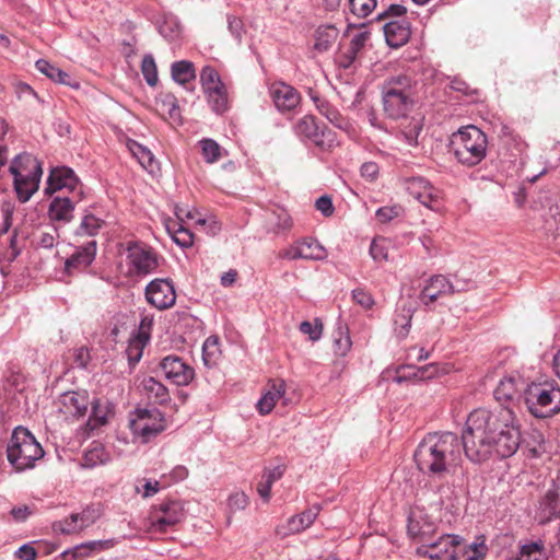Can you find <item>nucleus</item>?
I'll return each mask as SVG.
<instances>
[{
	"label": "nucleus",
	"mask_w": 560,
	"mask_h": 560,
	"mask_svg": "<svg viewBox=\"0 0 560 560\" xmlns=\"http://www.w3.org/2000/svg\"><path fill=\"white\" fill-rule=\"evenodd\" d=\"M464 432V453L472 463L497 455L512 456L521 444L520 423L511 407L476 409L469 413Z\"/></svg>",
	"instance_id": "nucleus-1"
},
{
	"label": "nucleus",
	"mask_w": 560,
	"mask_h": 560,
	"mask_svg": "<svg viewBox=\"0 0 560 560\" xmlns=\"http://www.w3.org/2000/svg\"><path fill=\"white\" fill-rule=\"evenodd\" d=\"M464 451V432L462 438L446 432L428 433L418 444L413 459L418 469L432 478L442 479L454 475L462 466Z\"/></svg>",
	"instance_id": "nucleus-2"
},
{
	"label": "nucleus",
	"mask_w": 560,
	"mask_h": 560,
	"mask_svg": "<svg viewBox=\"0 0 560 560\" xmlns=\"http://www.w3.org/2000/svg\"><path fill=\"white\" fill-rule=\"evenodd\" d=\"M382 91L385 115L394 120H406L415 104L417 81L411 75L400 73L388 78Z\"/></svg>",
	"instance_id": "nucleus-3"
},
{
	"label": "nucleus",
	"mask_w": 560,
	"mask_h": 560,
	"mask_svg": "<svg viewBox=\"0 0 560 560\" xmlns=\"http://www.w3.org/2000/svg\"><path fill=\"white\" fill-rule=\"evenodd\" d=\"M451 143L456 160L465 166H475L486 158L488 138L476 126L460 128L453 133Z\"/></svg>",
	"instance_id": "nucleus-4"
},
{
	"label": "nucleus",
	"mask_w": 560,
	"mask_h": 560,
	"mask_svg": "<svg viewBox=\"0 0 560 560\" xmlns=\"http://www.w3.org/2000/svg\"><path fill=\"white\" fill-rule=\"evenodd\" d=\"M175 215L177 221L167 222L166 230L177 245H192L194 233L190 230L191 228L200 231L209 229L211 233L215 231L217 222L208 220L197 209L189 208L188 206H176Z\"/></svg>",
	"instance_id": "nucleus-5"
},
{
	"label": "nucleus",
	"mask_w": 560,
	"mask_h": 560,
	"mask_svg": "<svg viewBox=\"0 0 560 560\" xmlns=\"http://www.w3.org/2000/svg\"><path fill=\"white\" fill-rule=\"evenodd\" d=\"M43 456L42 445L26 428L18 427L13 430L7 447V457L16 470L32 468Z\"/></svg>",
	"instance_id": "nucleus-6"
},
{
	"label": "nucleus",
	"mask_w": 560,
	"mask_h": 560,
	"mask_svg": "<svg viewBox=\"0 0 560 560\" xmlns=\"http://www.w3.org/2000/svg\"><path fill=\"white\" fill-rule=\"evenodd\" d=\"M524 404L535 418H549L560 411V387L553 383H528Z\"/></svg>",
	"instance_id": "nucleus-7"
},
{
	"label": "nucleus",
	"mask_w": 560,
	"mask_h": 560,
	"mask_svg": "<svg viewBox=\"0 0 560 560\" xmlns=\"http://www.w3.org/2000/svg\"><path fill=\"white\" fill-rule=\"evenodd\" d=\"M14 188L21 202H26L39 187L43 170L39 161L30 153L18 155L10 166Z\"/></svg>",
	"instance_id": "nucleus-8"
},
{
	"label": "nucleus",
	"mask_w": 560,
	"mask_h": 560,
	"mask_svg": "<svg viewBox=\"0 0 560 560\" xmlns=\"http://www.w3.org/2000/svg\"><path fill=\"white\" fill-rule=\"evenodd\" d=\"M129 427L143 443L151 441L165 430V419L158 408H138L131 416Z\"/></svg>",
	"instance_id": "nucleus-9"
},
{
	"label": "nucleus",
	"mask_w": 560,
	"mask_h": 560,
	"mask_svg": "<svg viewBox=\"0 0 560 560\" xmlns=\"http://www.w3.org/2000/svg\"><path fill=\"white\" fill-rule=\"evenodd\" d=\"M468 282L452 283L445 276L436 275L431 277L419 294V300L425 306L431 305L439 299L453 295L456 292L468 290Z\"/></svg>",
	"instance_id": "nucleus-10"
},
{
	"label": "nucleus",
	"mask_w": 560,
	"mask_h": 560,
	"mask_svg": "<svg viewBox=\"0 0 560 560\" xmlns=\"http://www.w3.org/2000/svg\"><path fill=\"white\" fill-rule=\"evenodd\" d=\"M528 382L517 372L505 375L494 389V398L501 407H511L520 399L524 400V392Z\"/></svg>",
	"instance_id": "nucleus-11"
},
{
	"label": "nucleus",
	"mask_w": 560,
	"mask_h": 560,
	"mask_svg": "<svg viewBox=\"0 0 560 560\" xmlns=\"http://www.w3.org/2000/svg\"><path fill=\"white\" fill-rule=\"evenodd\" d=\"M459 540L456 536L444 535L438 540L428 541L417 548V555L430 560H457Z\"/></svg>",
	"instance_id": "nucleus-12"
},
{
	"label": "nucleus",
	"mask_w": 560,
	"mask_h": 560,
	"mask_svg": "<svg viewBox=\"0 0 560 560\" xmlns=\"http://www.w3.org/2000/svg\"><path fill=\"white\" fill-rule=\"evenodd\" d=\"M406 189L412 198L417 199L424 207L433 211L442 209L443 198L441 191L427 179L422 177L410 178L406 183Z\"/></svg>",
	"instance_id": "nucleus-13"
},
{
	"label": "nucleus",
	"mask_w": 560,
	"mask_h": 560,
	"mask_svg": "<svg viewBox=\"0 0 560 560\" xmlns=\"http://www.w3.org/2000/svg\"><path fill=\"white\" fill-rule=\"evenodd\" d=\"M159 368L162 375L176 386H187L195 377L194 369L176 355L162 359Z\"/></svg>",
	"instance_id": "nucleus-14"
},
{
	"label": "nucleus",
	"mask_w": 560,
	"mask_h": 560,
	"mask_svg": "<svg viewBox=\"0 0 560 560\" xmlns=\"http://www.w3.org/2000/svg\"><path fill=\"white\" fill-rule=\"evenodd\" d=\"M184 517V509L179 502L168 501L159 505L151 513V526L155 532L165 533Z\"/></svg>",
	"instance_id": "nucleus-15"
},
{
	"label": "nucleus",
	"mask_w": 560,
	"mask_h": 560,
	"mask_svg": "<svg viewBox=\"0 0 560 560\" xmlns=\"http://www.w3.org/2000/svg\"><path fill=\"white\" fill-rule=\"evenodd\" d=\"M128 275L147 276L159 266L158 256L145 247H127Z\"/></svg>",
	"instance_id": "nucleus-16"
},
{
	"label": "nucleus",
	"mask_w": 560,
	"mask_h": 560,
	"mask_svg": "<svg viewBox=\"0 0 560 560\" xmlns=\"http://www.w3.org/2000/svg\"><path fill=\"white\" fill-rule=\"evenodd\" d=\"M148 302L159 310H166L175 304L176 294L173 284L165 279H155L145 288Z\"/></svg>",
	"instance_id": "nucleus-17"
},
{
	"label": "nucleus",
	"mask_w": 560,
	"mask_h": 560,
	"mask_svg": "<svg viewBox=\"0 0 560 560\" xmlns=\"http://www.w3.org/2000/svg\"><path fill=\"white\" fill-rule=\"evenodd\" d=\"M91 412L86 423L77 430V438L85 440L91 433L100 427L105 425L108 422V417L112 413V406L108 401H102L101 399L93 397L90 405Z\"/></svg>",
	"instance_id": "nucleus-18"
},
{
	"label": "nucleus",
	"mask_w": 560,
	"mask_h": 560,
	"mask_svg": "<svg viewBox=\"0 0 560 560\" xmlns=\"http://www.w3.org/2000/svg\"><path fill=\"white\" fill-rule=\"evenodd\" d=\"M269 93L275 106L282 113L293 110L301 102L300 93L284 82L272 83Z\"/></svg>",
	"instance_id": "nucleus-19"
},
{
	"label": "nucleus",
	"mask_w": 560,
	"mask_h": 560,
	"mask_svg": "<svg viewBox=\"0 0 560 560\" xmlns=\"http://www.w3.org/2000/svg\"><path fill=\"white\" fill-rule=\"evenodd\" d=\"M557 517H560V494L557 486L552 485L538 502L536 518L546 524Z\"/></svg>",
	"instance_id": "nucleus-20"
},
{
	"label": "nucleus",
	"mask_w": 560,
	"mask_h": 560,
	"mask_svg": "<svg viewBox=\"0 0 560 560\" xmlns=\"http://www.w3.org/2000/svg\"><path fill=\"white\" fill-rule=\"evenodd\" d=\"M319 513V506L313 505L301 514L294 515L289 518L287 526L277 527L276 532L279 536L285 537L288 535L298 534L310 527L316 520Z\"/></svg>",
	"instance_id": "nucleus-21"
},
{
	"label": "nucleus",
	"mask_w": 560,
	"mask_h": 560,
	"mask_svg": "<svg viewBox=\"0 0 560 560\" xmlns=\"http://www.w3.org/2000/svg\"><path fill=\"white\" fill-rule=\"evenodd\" d=\"M285 393V383L282 380L270 381L267 384L261 398L257 401V409L260 415H268L271 412L277 401L283 398Z\"/></svg>",
	"instance_id": "nucleus-22"
},
{
	"label": "nucleus",
	"mask_w": 560,
	"mask_h": 560,
	"mask_svg": "<svg viewBox=\"0 0 560 560\" xmlns=\"http://www.w3.org/2000/svg\"><path fill=\"white\" fill-rule=\"evenodd\" d=\"M384 34L386 42L392 47L405 45L410 37L409 23L405 19H395L385 23Z\"/></svg>",
	"instance_id": "nucleus-23"
},
{
	"label": "nucleus",
	"mask_w": 560,
	"mask_h": 560,
	"mask_svg": "<svg viewBox=\"0 0 560 560\" xmlns=\"http://www.w3.org/2000/svg\"><path fill=\"white\" fill-rule=\"evenodd\" d=\"M369 38L370 34L368 32H360L351 38L349 47L340 57V63L343 68H349L357 60Z\"/></svg>",
	"instance_id": "nucleus-24"
},
{
	"label": "nucleus",
	"mask_w": 560,
	"mask_h": 560,
	"mask_svg": "<svg viewBox=\"0 0 560 560\" xmlns=\"http://www.w3.org/2000/svg\"><path fill=\"white\" fill-rule=\"evenodd\" d=\"M158 110L164 118L173 121L180 120V109L176 96L171 92H163L156 98Z\"/></svg>",
	"instance_id": "nucleus-25"
},
{
	"label": "nucleus",
	"mask_w": 560,
	"mask_h": 560,
	"mask_svg": "<svg viewBox=\"0 0 560 560\" xmlns=\"http://www.w3.org/2000/svg\"><path fill=\"white\" fill-rule=\"evenodd\" d=\"M109 460L110 455L105 451V447L98 442H93L91 447L84 452L80 465L83 468H94L98 465H104Z\"/></svg>",
	"instance_id": "nucleus-26"
},
{
	"label": "nucleus",
	"mask_w": 560,
	"mask_h": 560,
	"mask_svg": "<svg viewBox=\"0 0 560 560\" xmlns=\"http://www.w3.org/2000/svg\"><path fill=\"white\" fill-rule=\"evenodd\" d=\"M314 103L316 104L317 109L322 115H324L332 125L338 127L339 129L347 130L349 127V121L328 102L319 98L318 96H312Z\"/></svg>",
	"instance_id": "nucleus-27"
},
{
	"label": "nucleus",
	"mask_w": 560,
	"mask_h": 560,
	"mask_svg": "<svg viewBox=\"0 0 560 560\" xmlns=\"http://www.w3.org/2000/svg\"><path fill=\"white\" fill-rule=\"evenodd\" d=\"M144 393L149 399L155 404H165L170 400L168 389L154 377H147L141 383Z\"/></svg>",
	"instance_id": "nucleus-28"
},
{
	"label": "nucleus",
	"mask_w": 560,
	"mask_h": 560,
	"mask_svg": "<svg viewBox=\"0 0 560 560\" xmlns=\"http://www.w3.org/2000/svg\"><path fill=\"white\" fill-rule=\"evenodd\" d=\"M338 35L339 31L332 25L319 26L315 34V49L320 52L328 50L337 40Z\"/></svg>",
	"instance_id": "nucleus-29"
},
{
	"label": "nucleus",
	"mask_w": 560,
	"mask_h": 560,
	"mask_svg": "<svg viewBox=\"0 0 560 560\" xmlns=\"http://www.w3.org/2000/svg\"><path fill=\"white\" fill-rule=\"evenodd\" d=\"M116 541L114 539L106 540H91L78 546L72 547V559L79 557L90 556L102 550H107L114 547Z\"/></svg>",
	"instance_id": "nucleus-30"
},
{
	"label": "nucleus",
	"mask_w": 560,
	"mask_h": 560,
	"mask_svg": "<svg viewBox=\"0 0 560 560\" xmlns=\"http://www.w3.org/2000/svg\"><path fill=\"white\" fill-rule=\"evenodd\" d=\"M100 516L101 510L95 505L86 506L79 514H72V532L82 530L89 527L90 525L94 524Z\"/></svg>",
	"instance_id": "nucleus-31"
},
{
	"label": "nucleus",
	"mask_w": 560,
	"mask_h": 560,
	"mask_svg": "<svg viewBox=\"0 0 560 560\" xmlns=\"http://www.w3.org/2000/svg\"><path fill=\"white\" fill-rule=\"evenodd\" d=\"M70 178V168L68 167H56L51 170L48 180L47 187L45 188V192L47 195H52L56 191L62 189L67 186L68 179Z\"/></svg>",
	"instance_id": "nucleus-32"
},
{
	"label": "nucleus",
	"mask_w": 560,
	"mask_h": 560,
	"mask_svg": "<svg viewBox=\"0 0 560 560\" xmlns=\"http://www.w3.org/2000/svg\"><path fill=\"white\" fill-rule=\"evenodd\" d=\"M171 72L172 78L182 85H185L196 78L194 63L187 60L174 62Z\"/></svg>",
	"instance_id": "nucleus-33"
},
{
	"label": "nucleus",
	"mask_w": 560,
	"mask_h": 560,
	"mask_svg": "<svg viewBox=\"0 0 560 560\" xmlns=\"http://www.w3.org/2000/svg\"><path fill=\"white\" fill-rule=\"evenodd\" d=\"M400 132L407 142L411 145L418 143V137L422 130V119L420 117H411L405 120L402 119L400 126Z\"/></svg>",
	"instance_id": "nucleus-34"
},
{
	"label": "nucleus",
	"mask_w": 560,
	"mask_h": 560,
	"mask_svg": "<svg viewBox=\"0 0 560 560\" xmlns=\"http://www.w3.org/2000/svg\"><path fill=\"white\" fill-rule=\"evenodd\" d=\"M319 128L315 117L310 115L299 119L294 126L295 133L299 137H304L311 141L316 139Z\"/></svg>",
	"instance_id": "nucleus-35"
},
{
	"label": "nucleus",
	"mask_w": 560,
	"mask_h": 560,
	"mask_svg": "<svg viewBox=\"0 0 560 560\" xmlns=\"http://www.w3.org/2000/svg\"><path fill=\"white\" fill-rule=\"evenodd\" d=\"M36 69L44 73L47 78L52 80L54 82L67 84L68 73L60 70L55 65L50 63L49 61L45 59H39L36 61Z\"/></svg>",
	"instance_id": "nucleus-36"
},
{
	"label": "nucleus",
	"mask_w": 560,
	"mask_h": 560,
	"mask_svg": "<svg viewBox=\"0 0 560 560\" xmlns=\"http://www.w3.org/2000/svg\"><path fill=\"white\" fill-rule=\"evenodd\" d=\"M221 355V350L219 348V338L215 336H210L206 339L202 347V359L207 366H212L217 364Z\"/></svg>",
	"instance_id": "nucleus-37"
},
{
	"label": "nucleus",
	"mask_w": 560,
	"mask_h": 560,
	"mask_svg": "<svg viewBox=\"0 0 560 560\" xmlns=\"http://www.w3.org/2000/svg\"><path fill=\"white\" fill-rule=\"evenodd\" d=\"M203 160L209 163H215L222 158L223 149L212 139H202L199 141Z\"/></svg>",
	"instance_id": "nucleus-38"
},
{
	"label": "nucleus",
	"mask_w": 560,
	"mask_h": 560,
	"mask_svg": "<svg viewBox=\"0 0 560 560\" xmlns=\"http://www.w3.org/2000/svg\"><path fill=\"white\" fill-rule=\"evenodd\" d=\"M130 151L143 168L148 170L151 173L154 172L156 161L154 160V156L150 150H148L145 147L137 142H133L130 145Z\"/></svg>",
	"instance_id": "nucleus-39"
},
{
	"label": "nucleus",
	"mask_w": 560,
	"mask_h": 560,
	"mask_svg": "<svg viewBox=\"0 0 560 560\" xmlns=\"http://www.w3.org/2000/svg\"><path fill=\"white\" fill-rule=\"evenodd\" d=\"M206 93L214 112L223 113L228 109V93L224 84Z\"/></svg>",
	"instance_id": "nucleus-40"
},
{
	"label": "nucleus",
	"mask_w": 560,
	"mask_h": 560,
	"mask_svg": "<svg viewBox=\"0 0 560 560\" xmlns=\"http://www.w3.org/2000/svg\"><path fill=\"white\" fill-rule=\"evenodd\" d=\"M49 215L52 220L68 221L70 219V199L55 198L49 207Z\"/></svg>",
	"instance_id": "nucleus-41"
},
{
	"label": "nucleus",
	"mask_w": 560,
	"mask_h": 560,
	"mask_svg": "<svg viewBox=\"0 0 560 560\" xmlns=\"http://www.w3.org/2000/svg\"><path fill=\"white\" fill-rule=\"evenodd\" d=\"M312 142L324 151H330L338 145L336 132L328 128H319L316 139Z\"/></svg>",
	"instance_id": "nucleus-42"
},
{
	"label": "nucleus",
	"mask_w": 560,
	"mask_h": 560,
	"mask_svg": "<svg viewBox=\"0 0 560 560\" xmlns=\"http://www.w3.org/2000/svg\"><path fill=\"white\" fill-rule=\"evenodd\" d=\"M92 402L89 392L85 389L72 390V407L75 408V416L82 417L89 410Z\"/></svg>",
	"instance_id": "nucleus-43"
},
{
	"label": "nucleus",
	"mask_w": 560,
	"mask_h": 560,
	"mask_svg": "<svg viewBox=\"0 0 560 560\" xmlns=\"http://www.w3.org/2000/svg\"><path fill=\"white\" fill-rule=\"evenodd\" d=\"M200 81L205 92L213 90L214 88L221 86L223 84L218 71L210 66H207L201 70Z\"/></svg>",
	"instance_id": "nucleus-44"
},
{
	"label": "nucleus",
	"mask_w": 560,
	"mask_h": 560,
	"mask_svg": "<svg viewBox=\"0 0 560 560\" xmlns=\"http://www.w3.org/2000/svg\"><path fill=\"white\" fill-rule=\"evenodd\" d=\"M141 71L145 82L149 85L154 86L158 83V68L154 58L151 55H148L143 58L141 63Z\"/></svg>",
	"instance_id": "nucleus-45"
},
{
	"label": "nucleus",
	"mask_w": 560,
	"mask_h": 560,
	"mask_svg": "<svg viewBox=\"0 0 560 560\" xmlns=\"http://www.w3.org/2000/svg\"><path fill=\"white\" fill-rule=\"evenodd\" d=\"M376 4V0H349L350 11L358 18H366Z\"/></svg>",
	"instance_id": "nucleus-46"
},
{
	"label": "nucleus",
	"mask_w": 560,
	"mask_h": 560,
	"mask_svg": "<svg viewBox=\"0 0 560 560\" xmlns=\"http://www.w3.org/2000/svg\"><path fill=\"white\" fill-rule=\"evenodd\" d=\"M404 214V208L400 205L384 206L380 208L376 213V220L380 223H388L392 220L399 218Z\"/></svg>",
	"instance_id": "nucleus-47"
},
{
	"label": "nucleus",
	"mask_w": 560,
	"mask_h": 560,
	"mask_svg": "<svg viewBox=\"0 0 560 560\" xmlns=\"http://www.w3.org/2000/svg\"><path fill=\"white\" fill-rule=\"evenodd\" d=\"M103 220L96 218L93 214H86L83 217L77 234L80 235H94L97 230L103 225Z\"/></svg>",
	"instance_id": "nucleus-48"
},
{
	"label": "nucleus",
	"mask_w": 560,
	"mask_h": 560,
	"mask_svg": "<svg viewBox=\"0 0 560 560\" xmlns=\"http://www.w3.org/2000/svg\"><path fill=\"white\" fill-rule=\"evenodd\" d=\"M299 329L302 334L307 335L312 341L319 340L323 335V324L318 318H315L314 322H302Z\"/></svg>",
	"instance_id": "nucleus-49"
},
{
	"label": "nucleus",
	"mask_w": 560,
	"mask_h": 560,
	"mask_svg": "<svg viewBox=\"0 0 560 560\" xmlns=\"http://www.w3.org/2000/svg\"><path fill=\"white\" fill-rule=\"evenodd\" d=\"M147 342L132 339L127 348V357L130 365L138 363L142 357V351Z\"/></svg>",
	"instance_id": "nucleus-50"
},
{
	"label": "nucleus",
	"mask_w": 560,
	"mask_h": 560,
	"mask_svg": "<svg viewBox=\"0 0 560 560\" xmlns=\"http://www.w3.org/2000/svg\"><path fill=\"white\" fill-rule=\"evenodd\" d=\"M95 248L96 247H82L81 253L72 255V267L90 265L95 257Z\"/></svg>",
	"instance_id": "nucleus-51"
},
{
	"label": "nucleus",
	"mask_w": 560,
	"mask_h": 560,
	"mask_svg": "<svg viewBox=\"0 0 560 560\" xmlns=\"http://www.w3.org/2000/svg\"><path fill=\"white\" fill-rule=\"evenodd\" d=\"M152 325H153V317L148 316V315L143 316L141 318V322H140V325L138 328V334L135 337V339L141 340L143 342H148L150 339V331H151Z\"/></svg>",
	"instance_id": "nucleus-52"
},
{
	"label": "nucleus",
	"mask_w": 560,
	"mask_h": 560,
	"mask_svg": "<svg viewBox=\"0 0 560 560\" xmlns=\"http://www.w3.org/2000/svg\"><path fill=\"white\" fill-rule=\"evenodd\" d=\"M315 208L317 211H319L326 218L331 217L335 212V207L332 205V200L327 195L319 197L315 201Z\"/></svg>",
	"instance_id": "nucleus-53"
},
{
	"label": "nucleus",
	"mask_w": 560,
	"mask_h": 560,
	"mask_svg": "<svg viewBox=\"0 0 560 560\" xmlns=\"http://www.w3.org/2000/svg\"><path fill=\"white\" fill-rule=\"evenodd\" d=\"M353 301L363 308H371L374 305L372 295L363 289H355L352 291Z\"/></svg>",
	"instance_id": "nucleus-54"
},
{
	"label": "nucleus",
	"mask_w": 560,
	"mask_h": 560,
	"mask_svg": "<svg viewBox=\"0 0 560 560\" xmlns=\"http://www.w3.org/2000/svg\"><path fill=\"white\" fill-rule=\"evenodd\" d=\"M327 256L325 247H301V258L307 260H322Z\"/></svg>",
	"instance_id": "nucleus-55"
},
{
	"label": "nucleus",
	"mask_w": 560,
	"mask_h": 560,
	"mask_svg": "<svg viewBox=\"0 0 560 560\" xmlns=\"http://www.w3.org/2000/svg\"><path fill=\"white\" fill-rule=\"evenodd\" d=\"M407 12V9L401 4H390L386 10L381 12L377 15L378 21H385L389 18H396L400 19L402 15H405Z\"/></svg>",
	"instance_id": "nucleus-56"
},
{
	"label": "nucleus",
	"mask_w": 560,
	"mask_h": 560,
	"mask_svg": "<svg viewBox=\"0 0 560 560\" xmlns=\"http://www.w3.org/2000/svg\"><path fill=\"white\" fill-rule=\"evenodd\" d=\"M395 325L400 326V328H397L398 336L406 337L411 326V314L409 311L407 313L397 315L395 318Z\"/></svg>",
	"instance_id": "nucleus-57"
},
{
	"label": "nucleus",
	"mask_w": 560,
	"mask_h": 560,
	"mask_svg": "<svg viewBox=\"0 0 560 560\" xmlns=\"http://www.w3.org/2000/svg\"><path fill=\"white\" fill-rule=\"evenodd\" d=\"M74 363L81 369H88V365L91 361V353L88 347H80L75 350L73 357Z\"/></svg>",
	"instance_id": "nucleus-58"
},
{
	"label": "nucleus",
	"mask_w": 560,
	"mask_h": 560,
	"mask_svg": "<svg viewBox=\"0 0 560 560\" xmlns=\"http://www.w3.org/2000/svg\"><path fill=\"white\" fill-rule=\"evenodd\" d=\"M351 348V339L348 334L339 332V337L335 339V352L345 355Z\"/></svg>",
	"instance_id": "nucleus-59"
},
{
	"label": "nucleus",
	"mask_w": 560,
	"mask_h": 560,
	"mask_svg": "<svg viewBox=\"0 0 560 560\" xmlns=\"http://www.w3.org/2000/svg\"><path fill=\"white\" fill-rule=\"evenodd\" d=\"M468 548H469V551L472 552V555H467L466 560H481L485 557L486 551H487V547L483 544V541L472 542L471 545H469Z\"/></svg>",
	"instance_id": "nucleus-60"
},
{
	"label": "nucleus",
	"mask_w": 560,
	"mask_h": 560,
	"mask_svg": "<svg viewBox=\"0 0 560 560\" xmlns=\"http://www.w3.org/2000/svg\"><path fill=\"white\" fill-rule=\"evenodd\" d=\"M33 511L28 505L15 506L11 510V515L16 522H24Z\"/></svg>",
	"instance_id": "nucleus-61"
},
{
	"label": "nucleus",
	"mask_w": 560,
	"mask_h": 560,
	"mask_svg": "<svg viewBox=\"0 0 560 560\" xmlns=\"http://www.w3.org/2000/svg\"><path fill=\"white\" fill-rule=\"evenodd\" d=\"M378 174V165L374 162H366L361 166V175L370 180L376 178Z\"/></svg>",
	"instance_id": "nucleus-62"
},
{
	"label": "nucleus",
	"mask_w": 560,
	"mask_h": 560,
	"mask_svg": "<svg viewBox=\"0 0 560 560\" xmlns=\"http://www.w3.org/2000/svg\"><path fill=\"white\" fill-rule=\"evenodd\" d=\"M15 555L20 560L36 559V550L30 545H23L22 547H20Z\"/></svg>",
	"instance_id": "nucleus-63"
},
{
	"label": "nucleus",
	"mask_w": 560,
	"mask_h": 560,
	"mask_svg": "<svg viewBox=\"0 0 560 560\" xmlns=\"http://www.w3.org/2000/svg\"><path fill=\"white\" fill-rule=\"evenodd\" d=\"M20 255L18 247H0V261H13Z\"/></svg>",
	"instance_id": "nucleus-64"
}]
</instances>
